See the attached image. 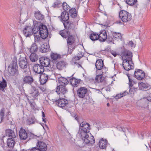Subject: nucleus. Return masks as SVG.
<instances>
[{"instance_id": "nucleus-1", "label": "nucleus", "mask_w": 151, "mask_h": 151, "mask_svg": "<svg viewBox=\"0 0 151 151\" xmlns=\"http://www.w3.org/2000/svg\"><path fill=\"white\" fill-rule=\"evenodd\" d=\"M121 55L125 57L126 59L123 60L122 65L126 70H129L134 68V66L131 64L132 63V53L129 50L124 49L121 52Z\"/></svg>"}, {"instance_id": "nucleus-2", "label": "nucleus", "mask_w": 151, "mask_h": 151, "mask_svg": "<svg viewBox=\"0 0 151 151\" xmlns=\"http://www.w3.org/2000/svg\"><path fill=\"white\" fill-rule=\"evenodd\" d=\"M119 17L124 22L129 21L132 19L131 14L125 10H121L119 12Z\"/></svg>"}, {"instance_id": "nucleus-3", "label": "nucleus", "mask_w": 151, "mask_h": 151, "mask_svg": "<svg viewBox=\"0 0 151 151\" xmlns=\"http://www.w3.org/2000/svg\"><path fill=\"white\" fill-rule=\"evenodd\" d=\"M40 33L37 36L38 37H41L43 39H45L48 36V32L47 27L43 24H40L39 26Z\"/></svg>"}, {"instance_id": "nucleus-4", "label": "nucleus", "mask_w": 151, "mask_h": 151, "mask_svg": "<svg viewBox=\"0 0 151 151\" xmlns=\"http://www.w3.org/2000/svg\"><path fill=\"white\" fill-rule=\"evenodd\" d=\"M40 63L41 65L43 67H49L50 68L49 70L52 71H53L54 69V67L53 65H51L50 64V61L49 59L47 58H41L40 60Z\"/></svg>"}, {"instance_id": "nucleus-5", "label": "nucleus", "mask_w": 151, "mask_h": 151, "mask_svg": "<svg viewBox=\"0 0 151 151\" xmlns=\"http://www.w3.org/2000/svg\"><path fill=\"white\" fill-rule=\"evenodd\" d=\"M33 25L34 27L33 29H32L33 31V33L34 34V36L35 37V40H36V39H38V38L40 39V37H38L37 36L40 33L39 29V26L40 25V22L37 21L36 20H33Z\"/></svg>"}, {"instance_id": "nucleus-6", "label": "nucleus", "mask_w": 151, "mask_h": 151, "mask_svg": "<svg viewBox=\"0 0 151 151\" xmlns=\"http://www.w3.org/2000/svg\"><path fill=\"white\" fill-rule=\"evenodd\" d=\"M95 140L93 137L91 133H86V144L88 145H91L94 144Z\"/></svg>"}, {"instance_id": "nucleus-7", "label": "nucleus", "mask_w": 151, "mask_h": 151, "mask_svg": "<svg viewBox=\"0 0 151 151\" xmlns=\"http://www.w3.org/2000/svg\"><path fill=\"white\" fill-rule=\"evenodd\" d=\"M30 94L34 99H35L40 95V93L39 92L38 89L35 86H32L29 91Z\"/></svg>"}, {"instance_id": "nucleus-8", "label": "nucleus", "mask_w": 151, "mask_h": 151, "mask_svg": "<svg viewBox=\"0 0 151 151\" xmlns=\"http://www.w3.org/2000/svg\"><path fill=\"white\" fill-rule=\"evenodd\" d=\"M135 77L137 79L140 80L145 77V73L142 70L139 69L135 70L134 72Z\"/></svg>"}, {"instance_id": "nucleus-9", "label": "nucleus", "mask_w": 151, "mask_h": 151, "mask_svg": "<svg viewBox=\"0 0 151 151\" xmlns=\"http://www.w3.org/2000/svg\"><path fill=\"white\" fill-rule=\"evenodd\" d=\"M23 33L26 37H29L33 34L32 28L30 26H26L24 28Z\"/></svg>"}, {"instance_id": "nucleus-10", "label": "nucleus", "mask_w": 151, "mask_h": 151, "mask_svg": "<svg viewBox=\"0 0 151 151\" xmlns=\"http://www.w3.org/2000/svg\"><path fill=\"white\" fill-rule=\"evenodd\" d=\"M33 70L35 72L40 74L44 72V68L43 66L39 64H36L34 65Z\"/></svg>"}, {"instance_id": "nucleus-11", "label": "nucleus", "mask_w": 151, "mask_h": 151, "mask_svg": "<svg viewBox=\"0 0 151 151\" xmlns=\"http://www.w3.org/2000/svg\"><path fill=\"white\" fill-rule=\"evenodd\" d=\"M37 146L38 149L40 151H45L47 150V146L46 144L43 142L38 140L37 143Z\"/></svg>"}, {"instance_id": "nucleus-12", "label": "nucleus", "mask_w": 151, "mask_h": 151, "mask_svg": "<svg viewBox=\"0 0 151 151\" xmlns=\"http://www.w3.org/2000/svg\"><path fill=\"white\" fill-rule=\"evenodd\" d=\"M56 92L60 96H62V94L63 95L67 92V91L64 86L60 85L58 86L56 88Z\"/></svg>"}, {"instance_id": "nucleus-13", "label": "nucleus", "mask_w": 151, "mask_h": 151, "mask_svg": "<svg viewBox=\"0 0 151 151\" xmlns=\"http://www.w3.org/2000/svg\"><path fill=\"white\" fill-rule=\"evenodd\" d=\"M27 62L25 57H20L19 60V65L21 68L24 69L27 67Z\"/></svg>"}, {"instance_id": "nucleus-14", "label": "nucleus", "mask_w": 151, "mask_h": 151, "mask_svg": "<svg viewBox=\"0 0 151 151\" xmlns=\"http://www.w3.org/2000/svg\"><path fill=\"white\" fill-rule=\"evenodd\" d=\"M56 102L58 106L62 108L66 106L68 103L67 100L63 98H60Z\"/></svg>"}, {"instance_id": "nucleus-15", "label": "nucleus", "mask_w": 151, "mask_h": 151, "mask_svg": "<svg viewBox=\"0 0 151 151\" xmlns=\"http://www.w3.org/2000/svg\"><path fill=\"white\" fill-rule=\"evenodd\" d=\"M107 144L108 142L106 139L102 138L99 141V146L101 149H106Z\"/></svg>"}, {"instance_id": "nucleus-16", "label": "nucleus", "mask_w": 151, "mask_h": 151, "mask_svg": "<svg viewBox=\"0 0 151 151\" xmlns=\"http://www.w3.org/2000/svg\"><path fill=\"white\" fill-rule=\"evenodd\" d=\"M20 139L22 140H26L28 137V134L25 129L22 128L20 129L19 133Z\"/></svg>"}, {"instance_id": "nucleus-17", "label": "nucleus", "mask_w": 151, "mask_h": 151, "mask_svg": "<svg viewBox=\"0 0 151 151\" xmlns=\"http://www.w3.org/2000/svg\"><path fill=\"white\" fill-rule=\"evenodd\" d=\"M40 83L42 84H44L45 83L48 78V75L47 74L44 73H40Z\"/></svg>"}, {"instance_id": "nucleus-18", "label": "nucleus", "mask_w": 151, "mask_h": 151, "mask_svg": "<svg viewBox=\"0 0 151 151\" xmlns=\"http://www.w3.org/2000/svg\"><path fill=\"white\" fill-rule=\"evenodd\" d=\"M22 81L24 84L31 85L33 82V79L31 77L26 76L22 78Z\"/></svg>"}, {"instance_id": "nucleus-19", "label": "nucleus", "mask_w": 151, "mask_h": 151, "mask_svg": "<svg viewBox=\"0 0 151 151\" xmlns=\"http://www.w3.org/2000/svg\"><path fill=\"white\" fill-rule=\"evenodd\" d=\"M104 64L103 62L101 59L97 60L95 63V66L96 69L98 70H101L103 67Z\"/></svg>"}, {"instance_id": "nucleus-20", "label": "nucleus", "mask_w": 151, "mask_h": 151, "mask_svg": "<svg viewBox=\"0 0 151 151\" xmlns=\"http://www.w3.org/2000/svg\"><path fill=\"white\" fill-rule=\"evenodd\" d=\"M78 96L81 98H84L85 96V87H82L78 88L77 90Z\"/></svg>"}, {"instance_id": "nucleus-21", "label": "nucleus", "mask_w": 151, "mask_h": 151, "mask_svg": "<svg viewBox=\"0 0 151 151\" xmlns=\"http://www.w3.org/2000/svg\"><path fill=\"white\" fill-rule=\"evenodd\" d=\"M98 35L99 36L98 40L100 41H104L107 38V35L105 31L101 32L99 35L98 34Z\"/></svg>"}, {"instance_id": "nucleus-22", "label": "nucleus", "mask_w": 151, "mask_h": 151, "mask_svg": "<svg viewBox=\"0 0 151 151\" xmlns=\"http://www.w3.org/2000/svg\"><path fill=\"white\" fill-rule=\"evenodd\" d=\"M81 55H78L77 56H76L73 58L71 61V63L72 64L74 63V65H75L78 67H79L80 65L78 63H77L76 61L79 60L80 58L84 55L83 53H81Z\"/></svg>"}, {"instance_id": "nucleus-23", "label": "nucleus", "mask_w": 151, "mask_h": 151, "mask_svg": "<svg viewBox=\"0 0 151 151\" xmlns=\"http://www.w3.org/2000/svg\"><path fill=\"white\" fill-rule=\"evenodd\" d=\"M7 143L9 147L11 149H13L15 144L14 138H8L7 140Z\"/></svg>"}, {"instance_id": "nucleus-24", "label": "nucleus", "mask_w": 151, "mask_h": 151, "mask_svg": "<svg viewBox=\"0 0 151 151\" xmlns=\"http://www.w3.org/2000/svg\"><path fill=\"white\" fill-rule=\"evenodd\" d=\"M81 81V80L80 79H77L74 78H71L70 80L71 84L74 87L77 86Z\"/></svg>"}, {"instance_id": "nucleus-25", "label": "nucleus", "mask_w": 151, "mask_h": 151, "mask_svg": "<svg viewBox=\"0 0 151 151\" xmlns=\"http://www.w3.org/2000/svg\"><path fill=\"white\" fill-rule=\"evenodd\" d=\"M6 136L11 137V138H14L16 137V135L14 131L10 129L6 130Z\"/></svg>"}, {"instance_id": "nucleus-26", "label": "nucleus", "mask_w": 151, "mask_h": 151, "mask_svg": "<svg viewBox=\"0 0 151 151\" xmlns=\"http://www.w3.org/2000/svg\"><path fill=\"white\" fill-rule=\"evenodd\" d=\"M61 18L63 21H67L69 19L68 13L66 11H64L62 12L61 15Z\"/></svg>"}, {"instance_id": "nucleus-27", "label": "nucleus", "mask_w": 151, "mask_h": 151, "mask_svg": "<svg viewBox=\"0 0 151 151\" xmlns=\"http://www.w3.org/2000/svg\"><path fill=\"white\" fill-rule=\"evenodd\" d=\"M85 125V123L84 122H82L80 125V127L79 128V131L80 134L81 136H84L85 133V128L84 126Z\"/></svg>"}, {"instance_id": "nucleus-28", "label": "nucleus", "mask_w": 151, "mask_h": 151, "mask_svg": "<svg viewBox=\"0 0 151 151\" xmlns=\"http://www.w3.org/2000/svg\"><path fill=\"white\" fill-rule=\"evenodd\" d=\"M66 65L65 62L64 61H61L58 62L56 65V67L59 70H62L65 67Z\"/></svg>"}, {"instance_id": "nucleus-29", "label": "nucleus", "mask_w": 151, "mask_h": 151, "mask_svg": "<svg viewBox=\"0 0 151 151\" xmlns=\"http://www.w3.org/2000/svg\"><path fill=\"white\" fill-rule=\"evenodd\" d=\"M59 34L62 37L66 38L69 36L70 32L68 30H64L60 31Z\"/></svg>"}, {"instance_id": "nucleus-30", "label": "nucleus", "mask_w": 151, "mask_h": 151, "mask_svg": "<svg viewBox=\"0 0 151 151\" xmlns=\"http://www.w3.org/2000/svg\"><path fill=\"white\" fill-rule=\"evenodd\" d=\"M58 81L61 85H66L68 83V80L63 77H61L59 78Z\"/></svg>"}, {"instance_id": "nucleus-31", "label": "nucleus", "mask_w": 151, "mask_h": 151, "mask_svg": "<svg viewBox=\"0 0 151 151\" xmlns=\"http://www.w3.org/2000/svg\"><path fill=\"white\" fill-rule=\"evenodd\" d=\"M38 58V55L35 53H31L29 56L30 60L33 62L37 61Z\"/></svg>"}, {"instance_id": "nucleus-32", "label": "nucleus", "mask_w": 151, "mask_h": 151, "mask_svg": "<svg viewBox=\"0 0 151 151\" xmlns=\"http://www.w3.org/2000/svg\"><path fill=\"white\" fill-rule=\"evenodd\" d=\"M89 37L90 39L92 41L97 40L99 38L98 34L94 32L90 35Z\"/></svg>"}, {"instance_id": "nucleus-33", "label": "nucleus", "mask_w": 151, "mask_h": 151, "mask_svg": "<svg viewBox=\"0 0 151 151\" xmlns=\"http://www.w3.org/2000/svg\"><path fill=\"white\" fill-rule=\"evenodd\" d=\"M35 17L38 20H42L44 18V16L40 12H37L35 13Z\"/></svg>"}, {"instance_id": "nucleus-34", "label": "nucleus", "mask_w": 151, "mask_h": 151, "mask_svg": "<svg viewBox=\"0 0 151 151\" xmlns=\"http://www.w3.org/2000/svg\"><path fill=\"white\" fill-rule=\"evenodd\" d=\"M69 13L70 16L73 18H75L77 16L76 10L74 8H72L70 9Z\"/></svg>"}, {"instance_id": "nucleus-35", "label": "nucleus", "mask_w": 151, "mask_h": 151, "mask_svg": "<svg viewBox=\"0 0 151 151\" xmlns=\"http://www.w3.org/2000/svg\"><path fill=\"white\" fill-rule=\"evenodd\" d=\"M75 41L74 37L72 35H69L67 40V42L68 45H71L73 44Z\"/></svg>"}, {"instance_id": "nucleus-36", "label": "nucleus", "mask_w": 151, "mask_h": 151, "mask_svg": "<svg viewBox=\"0 0 151 151\" xmlns=\"http://www.w3.org/2000/svg\"><path fill=\"white\" fill-rule=\"evenodd\" d=\"M38 50V47L35 44H33L32 45L31 47L30 48V51L31 53H35Z\"/></svg>"}, {"instance_id": "nucleus-37", "label": "nucleus", "mask_w": 151, "mask_h": 151, "mask_svg": "<svg viewBox=\"0 0 151 151\" xmlns=\"http://www.w3.org/2000/svg\"><path fill=\"white\" fill-rule=\"evenodd\" d=\"M104 78L102 75H97L95 78L96 81L99 83L103 82L104 80Z\"/></svg>"}, {"instance_id": "nucleus-38", "label": "nucleus", "mask_w": 151, "mask_h": 151, "mask_svg": "<svg viewBox=\"0 0 151 151\" xmlns=\"http://www.w3.org/2000/svg\"><path fill=\"white\" fill-rule=\"evenodd\" d=\"M139 88L141 90H143L144 88H146L148 87V85L143 82L139 83H138Z\"/></svg>"}, {"instance_id": "nucleus-39", "label": "nucleus", "mask_w": 151, "mask_h": 151, "mask_svg": "<svg viewBox=\"0 0 151 151\" xmlns=\"http://www.w3.org/2000/svg\"><path fill=\"white\" fill-rule=\"evenodd\" d=\"M51 57L52 59L54 60H56L61 58V56L59 54L53 53H51Z\"/></svg>"}, {"instance_id": "nucleus-40", "label": "nucleus", "mask_w": 151, "mask_h": 151, "mask_svg": "<svg viewBox=\"0 0 151 151\" xmlns=\"http://www.w3.org/2000/svg\"><path fill=\"white\" fill-rule=\"evenodd\" d=\"M7 86V82L6 80L3 78V80L0 82V89H4Z\"/></svg>"}, {"instance_id": "nucleus-41", "label": "nucleus", "mask_w": 151, "mask_h": 151, "mask_svg": "<svg viewBox=\"0 0 151 151\" xmlns=\"http://www.w3.org/2000/svg\"><path fill=\"white\" fill-rule=\"evenodd\" d=\"M113 36L114 39L115 40L121 39L122 37L121 34L119 32H113Z\"/></svg>"}, {"instance_id": "nucleus-42", "label": "nucleus", "mask_w": 151, "mask_h": 151, "mask_svg": "<svg viewBox=\"0 0 151 151\" xmlns=\"http://www.w3.org/2000/svg\"><path fill=\"white\" fill-rule=\"evenodd\" d=\"M64 25L65 29L68 28V30L71 29L72 28L74 27V24L72 23H64Z\"/></svg>"}, {"instance_id": "nucleus-43", "label": "nucleus", "mask_w": 151, "mask_h": 151, "mask_svg": "<svg viewBox=\"0 0 151 151\" xmlns=\"http://www.w3.org/2000/svg\"><path fill=\"white\" fill-rule=\"evenodd\" d=\"M5 109L2 108L0 111V123L2 122L4 119V116Z\"/></svg>"}, {"instance_id": "nucleus-44", "label": "nucleus", "mask_w": 151, "mask_h": 151, "mask_svg": "<svg viewBox=\"0 0 151 151\" xmlns=\"http://www.w3.org/2000/svg\"><path fill=\"white\" fill-rule=\"evenodd\" d=\"M82 139L79 141L78 142V145L80 147H83L84 146V141H85V137L82 136Z\"/></svg>"}, {"instance_id": "nucleus-45", "label": "nucleus", "mask_w": 151, "mask_h": 151, "mask_svg": "<svg viewBox=\"0 0 151 151\" xmlns=\"http://www.w3.org/2000/svg\"><path fill=\"white\" fill-rule=\"evenodd\" d=\"M127 94V92L126 91H124L122 93H120L119 94H118L116 95L115 98L116 99H119L120 98H121L122 97H123V96H125L126 94Z\"/></svg>"}, {"instance_id": "nucleus-46", "label": "nucleus", "mask_w": 151, "mask_h": 151, "mask_svg": "<svg viewBox=\"0 0 151 151\" xmlns=\"http://www.w3.org/2000/svg\"><path fill=\"white\" fill-rule=\"evenodd\" d=\"M127 76L129 80V86L130 87H132L133 85L135 83V82L134 81H133L132 78V77H130L129 75H127Z\"/></svg>"}, {"instance_id": "nucleus-47", "label": "nucleus", "mask_w": 151, "mask_h": 151, "mask_svg": "<svg viewBox=\"0 0 151 151\" xmlns=\"http://www.w3.org/2000/svg\"><path fill=\"white\" fill-rule=\"evenodd\" d=\"M137 1V0H126V3L130 5H134Z\"/></svg>"}, {"instance_id": "nucleus-48", "label": "nucleus", "mask_w": 151, "mask_h": 151, "mask_svg": "<svg viewBox=\"0 0 151 151\" xmlns=\"http://www.w3.org/2000/svg\"><path fill=\"white\" fill-rule=\"evenodd\" d=\"M62 6L64 11H66L67 10H69L70 7L66 3H63L62 5Z\"/></svg>"}, {"instance_id": "nucleus-49", "label": "nucleus", "mask_w": 151, "mask_h": 151, "mask_svg": "<svg viewBox=\"0 0 151 151\" xmlns=\"http://www.w3.org/2000/svg\"><path fill=\"white\" fill-rule=\"evenodd\" d=\"M91 129L90 125L88 123H86V133H90L89 132Z\"/></svg>"}, {"instance_id": "nucleus-50", "label": "nucleus", "mask_w": 151, "mask_h": 151, "mask_svg": "<svg viewBox=\"0 0 151 151\" xmlns=\"http://www.w3.org/2000/svg\"><path fill=\"white\" fill-rule=\"evenodd\" d=\"M62 2L59 1H57L54 4L53 6L54 7H58L60 4H61Z\"/></svg>"}, {"instance_id": "nucleus-51", "label": "nucleus", "mask_w": 151, "mask_h": 151, "mask_svg": "<svg viewBox=\"0 0 151 151\" xmlns=\"http://www.w3.org/2000/svg\"><path fill=\"white\" fill-rule=\"evenodd\" d=\"M41 49V51L42 52H46L49 50V49L47 48L43 47Z\"/></svg>"}, {"instance_id": "nucleus-52", "label": "nucleus", "mask_w": 151, "mask_h": 151, "mask_svg": "<svg viewBox=\"0 0 151 151\" xmlns=\"http://www.w3.org/2000/svg\"><path fill=\"white\" fill-rule=\"evenodd\" d=\"M129 45L132 47H135V45L132 41H130L129 43Z\"/></svg>"}, {"instance_id": "nucleus-53", "label": "nucleus", "mask_w": 151, "mask_h": 151, "mask_svg": "<svg viewBox=\"0 0 151 151\" xmlns=\"http://www.w3.org/2000/svg\"><path fill=\"white\" fill-rule=\"evenodd\" d=\"M29 73L28 72L27 70H24L22 72V75L24 77L25 76H27L28 74Z\"/></svg>"}, {"instance_id": "nucleus-54", "label": "nucleus", "mask_w": 151, "mask_h": 151, "mask_svg": "<svg viewBox=\"0 0 151 151\" xmlns=\"http://www.w3.org/2000/svg\"><path fill=\"white\" fill-rule=\"evenodd\" d=\"M11 71L12 72H14V73H13L11 74V75L13 76L15 74H17V70L16 69L14 68L12 69Z\"/></svg>"}, {"instance_id": "nucleus-55", "label": "nucleus", "mask_w": 151, "mask_h": 151, "mask_svg": "<svg viewBox=\"0 0 151 151\" xmlns=\"http://www.w3.org/2000/svg\"><path fill=\"white\" fill-rule=\"evenodd\" d=\"M109 42H112L113 41V38L111 36H108L106 39Z\"/></svg>"}, {"instance_id": "nucleus-56", "label": "nucleus", "mask_w": 151, "mask_h": 151, "mask_svg": "<svg viewBox=\"0 0 151 151\" xmlns=\"http://www.w3.org/2000/svg\"><path fill=\"white\" fill-rule=\"evenodd\" d=\"M40 89L43 92L45 91L46 90V88L45 87L40 86L39 87Z\"/></svg>"}, {"instance_id": "nucleus-57", "label": "nucleus", "mask_w": 151, "mask_h": 151, "mask_svg": "<svg viewBox=\"0 0 151 151\" xmlns=\"http://www.w3.org/2000/svg\"><path fill=\"white\" fill-rule=\"evenodd\" d=\"M29 151H40L36 147L33 148L31 150H29Z\"/></svg>"}, {"instance_id": "nucleus-58", "label": "nucleus", "mask_w": 151, "mask_h": 151, "mask_svg": "<svg viewBox=\"0 0 151 151\" xmlns=\"http://www.w3.org/2000/svg\"><path fill=\"white\" fill-rule=\"evenodd\" d=\"M111 53L114 57H116L117 55V54L116 52L114 51H111Z\"/></svg>"}, {"instance_id": "nucleus-59", "label": "nucleus", "mask_w": 151, "mask_h": 151, "mask_svg": "<svg viewBox=\"0 0 151 151\" xmlns=\"http://www.w3.org/2000/svg\"><path fill=\"white\" fill-rule=\"evenodd\" d=\"M31 120H30V119H28V120H27V123L29 124H32L33 123V122H30V121Z\"/></svg>"}, {"instance_id": "nucleus-60", "label": "nucleus", "mask_w": 151, "mask_h": 151, "mask_svg": "<svg viewBox=\"0 0 151 151\" xmlns=\"http://www.w3.org/2000/svg\"><path fill=\"white\" fill-rule=\"evenodd\" d=\"M42 121L45 123H46V119L45 117H42Z\"/></svg>"}, {"instance_id": "nucleus-61", "label": "nucleus", "mask_w": 151, "mask_h": 151, "mask_svg": "<svg viewBox=\"0 0 151 151\" xmlns=\"http://www.w3.org/2000/svg\"><path fill=\"white\" fill-rule=\"evenodd\" d=\"M74 141H75V139H72L71 140V143L72 144L74 143Z\"/></svg>"}, {"instance_id": "nucleus-62", "label": "nucleus", "mask_w": 151, "mask_h": 151, "mask_svg": "<svg viewBox=\"0 0 151 151\" xmlns=\"http://www.w3.org/2000/svg\"><path fill=\"white\" fill-rule=\"evenodd\" d=\"M42 116L43 117H45V114L43 111H42Z\"/></svg>"}, {"instance_id": "nucleus-63", "label": "nucleus", "mask_w": 151, "mask_h": 151, "mask_svg": "<svg viewBox=\"0 0 151 151\" xmlns=\"http://www.w3.org/2000/svg\"><path fill=\"white\" fill-rule=\"evenodd\" d=\"M30 104L32 107H34V105H33V104L31 102L30 103Z\"/></svg>"}, {"instance_id": "nucleus-64", "label": "nucleus", "mask_w": 151, "mask_h": 151, "mask_svg": "<svg viewBox=\"0 0 151 151\" xmlns=\"http://www.w3.org/2000/svg\"><path fill=\"white\" fill-rule=\"evenodd\" d=\"M12 149H8L7 150V151H13Z\"/></svg>"}]
</instances>
